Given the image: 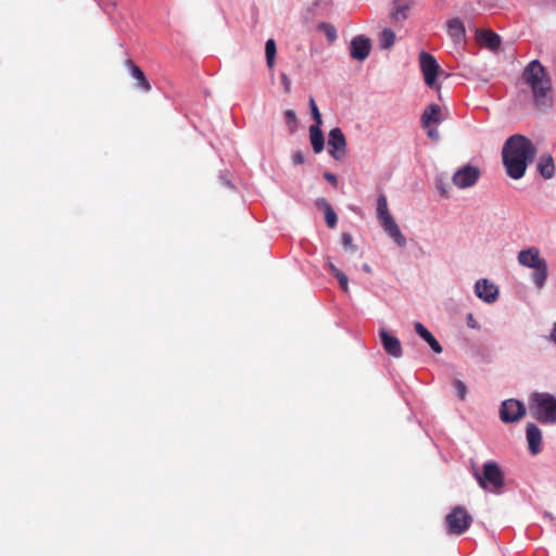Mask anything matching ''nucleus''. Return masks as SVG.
I'll return each mask as SVG.
<instances>
[{
    "label": "nucleus",
    "instance_id": "6ab92c4d",
    "mask_svg": "<svg viewBox=\"0 0 556 556\" xmlns=\"http://www.w3.org/2000/svg\"><path fill=\"white\" fill-rule=\"evenodd\" d=\"M447 33L455 42H460L465 39V26L459 18H451L447 22Z\"/></svg>",
    "mask_w": 556,
    "mask_h": 556
},
{
    "label": "nucleus",
    "instance_id": "9d476101",
    "mask_svg": "<svg viewBox=\"0 0 556 556\" xmlns=\"http://www.w3.org/2000/svg\"><path fill=\"white\" fill-rule=\"evenodd\" d=\"M419 62L426 85L433 87L440 68L437 60L428 52L422 51L419 54Z\"/></svg>",
    "mask_w": 556,
    "mask_h": 556
},
{
    "label": "nucleus",
    "instance_id": "423d86ee",
    "mask_svg": "<svg viewBox=\"0 0 556 556\" xmlns=\"http://www.w3.org/2000/svg\"><path fill=\"white\" fill-rule=\"evenodd\" d=\"M518 262L526 267L533 268V281L535 286L541 289L547 278L546 262L540 256L536 248H529L521 250L518 254Z\"/></svg>",
    "mask_w": 556,
    "mask_h": 556
},
{
    "label": "nucleus",
    "instance_id": "dca6fc26",
    "mask_svg": "<svg viewBox=\"0 0 556 556\" xmlns=\"http://www.w3.org/2000/svg\"><path fill=\"white\" fill-rule=\"evenodd\" d=\"M124 64L129 70L130 75L137 80V86L144 92H149L151 90V85L141 68L130 59H127Z\"/></svg>",
    "mask_w": 556,
    "mask_h": 556
},
{
    "label": "nucleus",
    "instance_id": "cd10ccee",
    "mask_svg": "<svg viewBox=\"0 0 556 556\" xmlns=\"http://www.w3.org/2000/svg\"><path fill=\"white\" fill-rule=\"evenodd\" d=\"M309 108H311L312 117L315 122L314 125H321L323 124L321 115H320L317 104L313 98L309 99Z\"/></svg>",
    "mask_w": 556,
    "mask_h": 556
},
{
    "label": "nucleus",
    "instance_id": "473e14b6",
    "mask_svg": "<svg viewBox=\"0 0 556 556\" xmlns=\"http://www.w3.org/2000/svg\"><path fill=\"white\" fill-rule=\"evenodd\" d=\"M292 161L294 164L300 165L303 164L305 159L304 154L301 151H296L292 154Z\"/></svg>",
    "mask_w": 556,
    "mask_h": 556
},
{
    "label": "nucleus",
    "instance_id": "b1692460",
    "mask_svg": "<svg viewBox=\"0 0 556 556\" xmlns=\"http://www.w3.org/2000/svg\"><path fill=\"white\" fill-rule=\"evenodd\" d=\"M276 42L274 39H268L265 43V55H266V63L267 66L271 70L275 65V58H276Z\"/></svg>",
    "mask_w": 556,
    "mask_h": 556
},
{
    "label": "nucleus",
    "instance_id": "f3484780",
    "mask_svg": "<svg viewBox=\"0 0 556 556\" xmlns=\"http://www.w3.org/2000/svg\"><path fill=\"white\" fill-rule=\"evenodd\" d=\"M441 106L432 103L426 106L421 115V125L424 128H429L431 124H439L441 122Z\"/></svg>",
    "mask_w": 556,
    "mask_h": 556
},
{
    "label": "nucleus",
    "instance_id": "5701e85b",
    "mask_svg": "<svg viewBox=\"0 0 556 556\" xmlns=\"http://www.w3.org/2000/svg\"><path fill=\"white\" fill-rule=\"evenodd\" d=\"M480 43L488 47L491 50H497L501 46V37L492 31V30H484L479 36Z\"/></svg>",
    "mask_w": 556,
    "mask_h": 556
},
{
    "label": "nucleus",
    "instance_id": "bb28decb",
    "mask_svg": "<svg viewBox=\"0 0 556 556\" xmlns=\"http://www.w3.org/2000/svg\"><path fill=\"white\" fill-rule=\"evenodd\" d=\"M324 213L327 226L329 228H334L338 222V217L333 208L331 206H327Z\"/></svg>",
    "mask_w": 556,
    "mask_h": 556
},
{
    "label": "nucleus",
    "instance_id": "aec40b11",
    "mask_svg": "<svg viewBox=\"0 0 556 556\" xmlns=\"http://www.w3.org/2000/svg\"><path fill=\"white\" fill-rule=\"evenodd\" d=\"M538 170L543 178L549 179L555 174V164L551 154H543L538 162Z\"/></svg>",
    "mask_w": 556,
    "mask_h": 556
},
{
    "label": "nucleus",
    "instance_id": "e433bc0d",
    "mask_svg": "<svg viewBox=\"0 0 556 556\" xmlns=\"http://www.w3.org/2000/svg\"><path fill=\"white\" fill-rule=\"evenodd\" d=\"M324 178L332 185H337L338 182L337 176L329 172L324 174Z\"/></svg>",
    "mask_w": 556,
    "mask_h": 556
},
{
    "label": "nucleus",
    "instance_id": "412c9836",
    "mask_svg": "<svg viewBox=\"0 0 556 556\" xmlns=\"http://www.w3.org/2000/svg\"><path fill=\"white\" fill-rule=\"evenodd\" d=\"M320 126L321 125H312L309 127V139L315 153H320L325 147V138Z\"/></svg>",
    "mask_w": 556,
    "mask_h": 556
},
{
    "label": "nucleus",
    "instance_id": "a211bd4d",
    "mask_svg": "<svg viewBox=\"0 0 556 556\" xmlns=\"http://www.w3.org/2000/svg\"><path fill=\"white\" fill-rule=\"evenodd\" d=\"M416 332L430 345L434 353H441L442 346L433 334L419 321L414 325Z\"/></svg>",
    "mask_w": 556,
    "mask_h": 556
},
{
    "label": "nucleus",
    "instance_id": "a878e982",
    "mask_svg": "<svg viewBox=\"0 0 556 556\" xmlns=\"http://www.w3.org/2000/svg\"><path fill=\"white\" fill-rule=\"evenodd\" d=\"M318 29L325 31L326 37L330 42H333L337 39V29L331 24L321 22L318 25Z\"/></svg>",
    "mask_w": 556,
    "mask_h": 556
},
{
    "label": "nucleus",
    "instance_id": "2eb2a0df",
    "mask_svg": "<svg viewBox=\"0 0 556 556\" xmlns=\"http://www.w3.org/2000/svg\"><path fill=\"white\" fill-rule=\"evenodd\" d=\"M526 435L530 452L533 455L539 454L542 450V432L540 428L532 422L528 424Z\"/></svg>",
    "mask_w": 556,
    "mask_h": 556
},
{
    "label": "nucleus",
    "instance_id": "20e7f679",
    "mask_svg": "<svg viewBox=\"0 0 556 556\" xmlns=\"http://www.w3.org/2000/svg\"><path fill=\"white\" fill-rule=\"evenodd\" d=\"M473 476L481 489L494 494L502 493L505 485V476L495 462L484 463L482 471L475 470Z\"/></svg>",
    "mask_w": 556,
    "mask_h": 556
},
{
    "label": "nucleus",
    "instance_id": "0eeeda50",
    "mask_svg": "<svg viewBox=\"0 0 556 556\" xmlns=\"http://www.w3.org/2000/svg\"><path fill=\"white\" fill-rule=\"evenodd\" d=\"M445 522L448 533L460 535L469 529L472 518L465 507L455 506L446 516Z\"/></svg>",
    "mask_w": 556,
    "mask_h": 556
},
{
    "label": "nucleus",
    "instance_id": "ddd939ff",
    "mask_svg": "<svg viewBox=\"0 0 556 556\" xmlns=\"http://www.w3.org/2000/svg\"><path fill=\"white\" fill-rule=\"evenodd\" d=\"M476 295L486 303L496 301L498 290L495 285L490 283L488 279H479L475 285Z\"/></svg>",
    "mask_w": 556,
    "mask_h": 556
},
{
    "label": "nucleus",
    "instance_id": "f257e3e1",
    "mask_svg": "<svg viewBox=\"0 0 556 556\" xmlns=\"http://www.w3.org/2000/svg\"><path fill=\"white\" fill-rule=\"evenodd\" d=\"M502 154L507 175L513 179H520L528 164L534 160L536 148L527 137L514 135L505 142Z\"/></svg>",
    "mask_w": 556,
    "mask_h": 556
},
{
    "label": "nucleus",
    "instance_id": "a19ab883",
    "mask_svg": "<svg viewBox=\"0 0 556 556\" xmlns=\"http://www.w3.org/2000/svg\"><path fill=\"white\" fill-rule=\"evenodd\" d=\"M363 269H364L367 274H370V273H371V267H370L368 264H364V265H363Z\"/></svg>",
    "mask_w": 556,
    "mask_h": 556
},
{
    "label": "nucleus",
    "instance_id": "c9c22d12",
    "mask_svg": "<svg viewBox=\"0 0 556 556\" xmlns=\"http://www.w3.org/2000/svg\"><path fill=\"white\" fill-rule=\"evenodd\" d=\"M427 129H428L427 130V135H428L429 138H431L432 140H438L439 139L440 135H439V131H438L437 128H431L429 126V128H427Z\"/></svg>",
    "mask_w": 556,
    "mask_h": 556
},
{
    "label": "nucleus",
    "instance_id": "7c9ffc66",
    "mask_svg": "<svg viewBox=\"0 0 556 556\" xmlns=\"http://www.w3.org/2000/svg\"><path fill=\"white\" fill-rule=\"evenodd\" d=\"M336 278L338 279L339 285L342 288V290L344 292H348L349 291V279H348V276L343 271H341V273H338Z\"/></svg>",
    "mask_w": 556,
    "mask_h": 556
},
{
    "label": "nucleus",
    "instance_id": "39448f33",
    "mask_svg": "<svg viewBox=\"0 0 556 556\" xmlns=\"http://www.w3.org/2000/svg\"><path fill=\"white\" fill-rule=\"evenodd\" d=\"M377 217L388 236L401 248L406 245V239L399 225L388 210L387 197L381 193L377 200Z\"/></svg>",
    "mask_w": 556,
    "mask_h": 556
},
{
    "label": "nucleus",
    "instance_id": "f8f14e48",
    "mask_svg": "<svg viewBox=\"0 0 556 556\" xmlns=\"http://www.w3.org/2000/svg\"><path fill=\"white\" fill-rule=\"evenodd\" d=\"M371 50V42L370 39L359 35L352 39L350 45V54L351 58L356 61H364L367 59Z\"/></svg>",
    "mask_w": 556,
    "mask_h": 556
},
{
    "label": "nucleus",
    "instance_id": "ea45409f",
    "mask_svg": "<svg viewBox=\"0 0 556 556\" xmlns=\"http://www.w3.org/2000/svg\"><path fill=\"white\" fill-rule=\"evenodd\" d=\"M329 269L334 276H337L338 273H341V270L337 268L332 263H329Z\"/></svg>",
    "mask_w": 556,
    "mask_h": 556
},
{
    "label": "nucleus",
    "instance_id": "4be33fe9",
    "mask_svg": "<svg viewBox=\"0 0 556 556\" xmlns=\"http://www.w3.org/2000/svg\"><path fill=\"white\" fill-rule=\"evenodd\" d=\"M410 4L412 0H394L391 18L393 21L405 20L407 17V11L409 10Z\"/></svg>",
    "mask_w": 556,
    "mask_h": 556
},
{
    "label": "nucleus",
    "instance_id": "9b49d317",
    "mask_svg": "<svg viewBox=\"0 0 556 556\" xmlns=\"http://www.w3.org/2000/svg\"><path fill=\"white\" fill-rule=\"evenodd\" d=\"M479 177H480L479 168H477L475 166L467 165V166H464L463 168L458 169L453 175L452 180L456 187L464 189V188H469V187L476 185Z\"/></svg>",
    "mask_w": 556,
    "mask_h": 556
},
{
    "label": "nucleus",
    "instance_id": "c756f323",
    "mask_svg": "<svg viewBox=\"0 0 556 556\" xmlns=\"http://www.w3.org/2000/svg\"><path fill=\"white\" fill-rule=\"evenodd\" d=\"M341 241H342V245L345 248V249H350L352 251H355L356 248L355 245L353 244V238L350 233L348 232H344L341 237Z\"/></svg>",
    "mask_w": 556,
    "mask_h": 556
},
{
    "label": "nucleus",
    "instance_id": "58836bf2",
    "mask_svg": "<svg viewBox=\"0 0 556 556\" xmlns=\"http://www.w3.org/2000/svg\"><path fill=\"white\" fill-rule=\"evenodd\" d=\"M549 340L556 344V323L554 324L553 330L549 334Z\"/></svg>",
    "mask_w": 556,
    "mask_h": 556
},
{
    "label": "nucleus",
    "instance_id": "f03ea898",
    "mask_svg": "<svg viewBox=\"0 0 556 556\" xmlns=\"http://www.w3.org/2000/svg\"><path fill=\"white\" fill-rule=\"evenodd\" d=\"M522 79L530 87L538 110L544 111L552 106V80L540 61L533 60L526 66Z\"/></svg>",
    "mask_w": 556,
    "mask_h": 556
},
{
    "label": "nucleus",
    "instance_id": "7ed1b4c3",
    "mask_svg": "<svg viewBox=\"0 0 556 556\" xmlns=\"http://www.w3.org/2000/svg\"><path fill=\"white\" fill-rule=\"evenodd\" d=\"M530 415L541 424H556V397L545 392H534L529 397Z\"/></svg>",
    "mask_w": 556,
    "mask_h": 556
},
{
    "label": "nucleus",
    "instance_id": "393cba45",
    "mask_svg": "<svg viewBox=\"0 0 556 556\" xmlns=\"http://www.w3.org/2000/svg\"><path fill=\"white\" fill-rule=\"evenodd\" d=\"M395 42V34L393 30L386 28L379 36V45L382 49H390Z\"/></svg>",
    "mask_w": 556,
    "mask_h": 556
},
{
    "label": "nucleus",
    "instance_id": "4c0bfd02",
    "mask_svg": "<svg viewBox=\"0 0 556 556\" xmlns=\"http://www.w3.org/2000/svg\"><path fill=\"white\" fill-rule=\"evenodd\" d=\"M316 205L319 207V208H323L324 211L326 210L327 206H331L329 204V202L324 199V198H320V199H317L316 201Z\"/></svg>",
    "mask_w": 556,
    "mask_h": 556
},
{
    "label": "nucleus",
    "instance_id": "72a5a7b5",
    "mask_svg": "<svg viewBox=\"0 0 556 556\" xmlns=\"http://www.w3.org/2000/svg\"><path fill=\"white\" fill-rule=\"evenodd\" d=\"M281 81H282L285 91L287 93H289L291 90V81H290L289 77L287 76V74H285V73L281 74Z\"/></svg>",
    "mask_w": 556,
    "mask_h": 556
},
{
    "label": "nucleus",
    "instance_id": "6e6552de",
    "mask_svg": "<svg viewBox=\"0 0 556 556\" xmlns=\"http://www.w3.org/2000/svg\"><path fill=\"white\" fill-rule=\"evenodd\" d=\"M526 414L525 405L515 399L506 400L502 403L500 409L501 420L505 424L516 422Z\"/></svg>",
    "mask_w": 556,
    "mask_h": 556
},
{
    "label": "nucleus",
    "instance_id": "2f4dec72",
    "mask_svg": "<svg viewBox=\"0 0 556 556\" xmlns=\"http://www.w3.org/2000/svg\"><path fill=\"white\" fill-rule=\"evenodd\" d=\"M285 119L288 125L295 126L296 125V115L295 112L292 110H287L285 112Z\"/></svg>",
    "mask_w": 556,
    "mask_h": 556
},
{
    "label": "nucleus",
    "instance_id": "1a4fd4ad",
    "mask_svg": "<svg viewBox=\"0 0 556 556\" xmlns=\"http://www.w3.org/2000/svg\"><path fill=\"white\" fill-rule=\"evenodd\" d=\"M328 152L334 160H342L346 152V139L343 131L332 128L328 134Z\"/></svg>",
    "mask_w": 556,
    "mask_h": 556
},
{
    "label": "nucleus",
    "instance_id": "4468645a",
    "mask_svg": "<svg viewBox=\"0 0 556 556\" xmlns=\"http://www.w3.org/2000/svg\"><path fill=\"white\" fill-rule=\"evenodd\" d=\"M380 338H381L382 346L389 355L396 357V358L402 356V354H403L402 344H401V341L396 337L391 336L387 330L381 329Z\"/></svg>",
    "mask_w": 556,
    "mask_h": 556
},
{
    "label": "nucleus",
    "instance_id": "c85d7f7f",
    "mask_svg": "<svg viewBox=\"0 0 556 556\" xmlns=\"http://www.w3.org/2000/svg\"><path fill=\"white\" fill-rule=\"evenodd\" d=\"M453 387H454V389L456 391L457 396L460 400H464L466 397V394H467V387H466V384L462 380L455 379L453 381Z\"/></svg>",
    "mask_w": 556,
    "mask_h": 556
},
{
    "label": "nucleus",
    "instance_id": "f704fd0d",
    "mask_svg": "<svg viewBox=\"0 0 556 556\" xmlns=\"http://www.w3.org/2000/svg\"><path fill=\"white\" fill-rule=\"evenodd\" d=\"M437 187H438V189H439V191H440V194H441L442 197H444V198H448V190H447V187H446L443 182L438 181Z\"/></svg>",
    "mask_w": 556,
    "mask_h": 556
}]
</instances>
